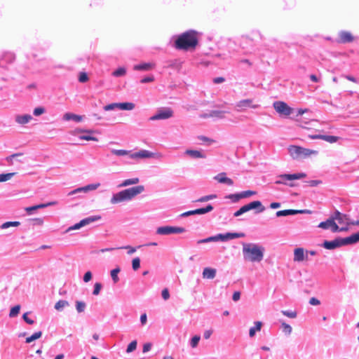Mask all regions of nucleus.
<instances>
[{"label":"nucleus","mask_w":359,"mask_h":359,"mask_svg":"<svg viewBox=\"0 0 359 359\" xmlns=\"http://www.w3.org/2000/svg\"><path fill=\"white\" fill-rule=\"evenodd\" d=\"M198 33L194 30L184 32L175 41V48L180 50L195 48L198 44Z\"/></svg>","instance_id":"nucleus-1"},{"label":"nucleus","mask_w":359,"mask_h":359,"mask_svg":"<svg viewBox=\"0 0 359 359\" xmlns=\"http://www.w3.org/2000/svg\"><path fill=\"white\" fill-rule=\"evenodd\" d=\"M264 248L262 246L245 243L243 247V253L245 260L252 262H259L263 259Z\"/></svg>","instance_id":"nucleus-2"},{"label":"nucleus","mask_w":359,"mask_h":359,"mask_svg":"<svg viewBox=\"0 0 359 359\" xmlns=\"http://www.w3.org/2000/svg\"><path fill=\"white\" fill-rule=\"evenodd\" d=\"M144 190L142 185L133 187L114 194L111 198V203L113 204L119 203L126 201H129L141 194Z\"/></svg>","instance_id":"nucleus-3"},{"label":"nucleus","mask_w":359,"mask_h":359,"mask_svg":"<svg viewBox=\"0 0 359 359\" xmlns=\"http://www.w3.org/2000/svg\"><path fill=\"white\" fill-rule=\"evenodd\" d=\"M359 241V232L344 238H336L332 241H324L323 245L327 250H333L342 245L353 244Z\"/></svg>","instance_id":"nucleus-4"},{"label":"nucleus","mask_w":359,"mask_h":359,"mask_svg":"<svg viewBox=\"0 0 359 359\" xmlns=\"http://www.w3.org/2000/svg\"><path fill=\"white\" fill-rule=\"evenodd\" d=\"M287 149L290 156L294 159L306 158L312 154H318V151L316 150H311L296 145H290L288 147Z\"/></svg>","instance_id":"nucleus-5"},{"label":"nucleus","mask_w":359,"mask_h":359,"mask_svg":"<svg viewBox=\"0 0 359 359\" xmlns=\"http://www.w3.org/2000/svg\"><path fill=\"white\" fill-rule=\"evenodd\" d=\"M306 175L304 172L295 174H283L277 176V180L275 182L276 184H285L290 187H294V184L292 182L287 183V181H292L294 180H299L306 177Z\"/></svg>","instance_id":"nucleus-6"},{"label":"nucleus","mask_w":359,"mask_h":359,"mask_svg":"<svg viewBox=\"0 0 359 359\" xmlns=\"http://www.w3.org/2000/svg\"><path fill=\"white\" fill-rule=\"evenodd\" d=\"M253 209H257V212H262L264 211L265 208L262 205L259 201H254L248 204L242 206L238 210L234 212V217H238L243 213Z\"/></svg>","instance_id":"nucleus-7"},{"label":"nucleus","mask_w":359,"mask_h":359,"mask_svg":"<svg viewBox=\"0 0 359 359\" xmlns=\"http://www.w3.org/2000/svg\"><path fill=\"white\" fill-rule=\"evenodd\" d=\"M318 226L323 229H330L332 232L343 231L347 230V228H339L332 216L327 219L326 221L320 222Z\"/></svg>","instance_id":"nucleus-8"},{"label":"nucleus","mask_w":359,"mask_h":359,"mask_svg":"<svg viewBox=\"0 0 359 359\" xmlns=\"http://www.w3.org/2000/svg\"><path fill=\"white\" fill-rule=\"evenodd\" d=\"M185 229L182 227L165 226L158 227L156 230V233L160 235H168L172 233H184Z\"/></svg>","instance_id":"nucleus-9"},{"label":"nucleus","mask_w":359,"mask_h":359,"mask_svg":"<svg viewBox=\"0 0 359 359\" xmlns=\"http://www.w3.org/2000/svg\"><path fill=\"white\" fill-rule=\"evenodd\" d=\"M173 116V111L170 108L160 109L157 113L150 117L149 120L156 121L160 119H168Z\"/></svg>","instance_id":"nucleus-10"},{"label":"nucleus","mask_w":359,"mask_h":359,"mask_svg":"<svg viewBox=\"0 0 359 359\" xmlns=\"http://www.w3.org/2000/svg\"><path fill=\"white\" fill-rule=\"evenodd\" d=\"M275 110L281 115L289 116L292 112V109L285 102L277 101L273 103Z\"/></svg>","instance_id":"nucleus-11"},{"label":"nucleus","mask_w":359,"mask_h":359,"mask_svg":"<svg viewBox=\"0 0 359 359\" xmlns=\"http://www.w3.org/2000/svg\"><path fill=\"white\" fill-rule=\"evenodd\" d=\"M101 219V217L99 216V215H95V216H93V217H87L86 219H82L81 221H80L79 223L70 226L67 231H71V230H76V229H80L81 227L82 226H84L87 224H89L91 222H95V221H97L99 219Z\"/></svg>","instance_id":"nucleus-12"},{"label":"nucleus","mask_w":359,"mask_h":359,"mask_svg":"<svg viewBox=\"0 0 359 359\" xmlns=\"http://www.w3.org/2000/svg\"><path fill=\"white\" fill-rule=\"evenodd\" d=\"M308 259V251H305L302 248H295L294 250L293 260L295 262H300Z\"/></svg>","instance_id":"nucleus-13"},{"label":"nucleus","mask_w":359,"mask_h":359,"mask_svg":"<svg viewBox=\"0 0 359 359\" xmlns=\"http://www.w3.org/2000/svg\"><path fill=\"white\" fill-rule=\"evenodd\" d=\"M213 210V206L210 204L208 205L205 208L196 209L185 212L181 215L182 217H187L193 215H203Z\"/></svg>","instance_id":"nucleus-14"},{"label":"nucleus","mask_w":359,"mask_h":359,"mask_svg":"<svg viewBox=\"0 0 359 359\" xmlns=\"http://www.w3.org/2000/svg\"><path fill=\"white\" fill-rule=\"evenodd\" d=\"M155 154L147 150H140L138 152L130 154L131 158H149L154 157Z\"/></svg>","instance_id":"nucleus-15"},{"label":"nucleus","mask_w":359,"mask_h":359,"mask_svg":"<svg viewBox=\"0 0 359 359\" xmlns=\"http://www.w3.org/2000/svg\"><path fill=\"white\" fill-rule=\"evenodd\" d=\"M312 140H323L330 143H334L338 141L339 137L333 135H310L309 136Z\"/></svg>","instance_id":"nucleus-16"},{"label":"nucleus","mask_w":359,"mask_h":359,"mask_svg":"<svg viewBox=\"0 0 359 359\" xmlns=\"http://www.w3.org/2000/svg\"><path fill=\"white\" fill-rule=\"evenodd\" d=\"M354 40V37L349 32L342 31L339 33V41L340 43H349Z\"/></svg>","instance_id":"nucleus-17"},{"label":"nucleus","mask_w":359,"mask_h":359,"mask_svg":"<svg viewBox=\"0 0 359 359\" xmlns=\"http://www.w3.org/2000/svg\"><path fill=\"white\" fill-rule=\"evenodd\" d=\"M252 102V100L250 99L243 100L237 103L236 107L241 110L245 109L246 108H257L258 105L253 104Z\"/></svg>","instance_id":"nucleus-18"},{"label":"nucleus","mask_w":359,"mask_h":359,"mask_svg":"<svg viewBox=\"0 0 359 359\" xmlns=\"http://www.w3.org/2000/svg\"><path fill=\"white\" fill-rule=\"evenodd\" d=\"M214 178L221 184H226L229 186H232L233 184V181L231 178L227 177L225 172H221L216 175Z\"/></svg>","instance_id":"nucleus-19"},{"label":"nucleus","mask_w":359,"mask_h":359,"mask_svg":"<svg viewBox=\"0 0 359 359\" xmlns=\"http://www.w3.org/2000/svg\"><path fill=\"white\" fill-rule=\"evenodd\" d=\"M332 217L334 221L337 220L339 224H346L347 225H349L348 217L346 215L342 214L339 211L336 210Z\"/></svg>","instance_id":"nucleus-20"},{"label":"nucleus","mask_w":359,"mask_h":359,"mask_svg":"<svg viewBox=\"0 0 359 359\" xmlns=\"http://www.w3.org/2000/svg\"><path fill=\"white\" fill-rule=\"evenodd\" d=\"M309 211L306 210H279L277 211L276 215L277 217H283V216H287L291 215H296L299 213H305L309 212Z\"/></svg>","instance_id":"nucleus-21"},{"label":"nucleus","mask_w":359,"mask_h":359,"mask_svg":"<svg viewBox=\"0 0 359 359\" xmlns=\"http://www.w3.org/2000/svg\"><path fill=\"white\" fill-rule=\"evenodd\" d=\"M100 183L88 184L83 187H80V188L74 189V191H72L70 193V194H74L79 193L81 191L87 192L88 191L95 190L96 189H97L100 187Z\"/></svg>","instance_id":"nucleus-22"},{"label":"nucleus","mask_w":359,"mask_h":359,"mask_svg":"<svg viewBox=\"0 0 359 359\" xmlns=\"http://www.w3.org/2000/svg\"><path fill=\"white\" fill-rule=\"evenodd\" d=\"M216 273L215 269L205 267L203 271V278L204 279H213L216 276Z\"/></svg>","instance_id":"nucleus-23"},{"label":"nucleus","mask_w":359,"mask_h":359,"mask_svg":"<svg viewBox=\"0 0 359 359\" xmlns=\"http://www.w3.org/2000/svg\"><path fill=\"white\" fill-rule=\"evenodd\" d=\"M224 114L225 111H212L210 114H204L201 115V117L203 118H208L210 117H216L218 118H224Z\"/></svg>","instance_id":"nucleus-24"},{"label":"nucleus","mask_w":359,"mask_h":359,"mask_svg":"<svg viewBox=\"0 0 359 359\" xmlns=\"http://www.w3.org/2000/svg\"><path fill=\"white\" fill-rule=\"evenodd\" d=\"M185 154L189 155L193 158H204L205 155L198 150L188 149L185 151Z\"/></svg>","instance_id":"nucleus-25"},{"label":"nucleus","mask_w":359,"mask_h":359,"mask_svg":"<svg viewBox=\"0 0 359 359\" xmlns=\"http://www.w3.org/2000/svg\"><path fill=\"white\" fill-rule=\"evenodd\" d=\"M244 236L245 234L243 233H227L224 235L222 234V241L243 237Z\"/></svg>","instance_id":"nucleus-26"},{"label":"nucleus","mask_w":359,"mask_h":359,"mask_svg":"<svg viewBox=\"0 0 359 359\" xmlns=\"http://www.w3.org/2000/svg\"><path fill=\"white\" fill-rule=\"evenodd\" d=\"M32 118L31 115L25 114V115H22V116H17L15 118V121L19 124L23 125V124L27 123Z\"/></svg>","instance_id":"nucleus-27"},{"label":"nucleus","mask_w":359,"mask_h":359,"mask_svg":"<svg viewBox=\"0 0 359 359\" xmlns=\"http://www.w3.org/2000/svg\"><path fill=\"white\" fill-rule=\"evenodd\" d=\"M154 65L151 63H144L135 65L134 67L135 70L146 71L149 70L154 67Z\"/></svg>","instance_id":"nucleus-28"},{"label":"nucleus","mask_w":359,"mask_h":359,"mask_svg":"<svg viewBox=\"0 0 359 359\" xmlns=\"http://www.w3.org/2000/svg\"><path fill=\"white\" fill-rule=\"evenodd\" d=\"M63 118L66 121L74 120L77 122H79L82 120V116L72 113H66Z\"/></svg>","instance_id":"nucleus-29"},{"label":"nucleus","mask_w":359,"mask_h":359,"mask_svg":"<svg viewBox=\"0 0 359 359\" xmlns=\"http://www.w3.org/2000/svg\"><path fill=\"white\" fill-rule=\"evenodd\" d=\"M219 240L222 241V234H218L215 236H211V237H208L205 239L199 240L197 241V243L201 244V243H208V242H211V241H217Z\"/></svg>","instance_id":"nucleus-30"},{"label":"nucleus","mask_w":359,"mask_h":359,"mask_svg":"<svg viewBox=\"0 0 359 359\" xmlns=\"http://www.w3.org/2000/svg\"><path fill=\"white\" fill-rule=\"evenodd\" d=\"M42 336V332L41 331H38V332H34L33 334H32L31 336L28 337L26 338L25 339V342L27 344H29L39 338H41V337Z\"/></svg>","instance_id":"nucleus-31"},{"label":"nucleus","mask_w":359,"mask_h":359,"mask_svg":"<svg viewBox=\"0 0 359 359\" xmlns=\"http://www.w3.org/2000/svg\"><path fill=\"white\" fill-rule=\"evenodd\" d=\"M262 323L260 321L255 322V325L253 327H251L249 331V335L250 337H252L255 334L256 331H259L262 328Z\"/></svg>","instance_id":"nucleus-32"},{"label":"nucleus","mask_w":359,"mask_h":359,"mask_svg":"<svg viewBox=\"0 0 359 359\" xmlns=\"http://www.w3.org/2000/svg\"><path fill=\"white\" fill-rule=\"evenodd\" d=\"M118 108L121 110H132L135 108V104L132 102L118 103Z\"/></svg>","instance_id":"nucleus-33"},{"label":"nucleus","mask_w":359,"mask_h":359,"mask_svg":"<svg viewBox=\"0 0 359 359\" xmlns=\"http://www.w3.org/2000/svg\"><path fill=\"white\" fill-rule=\"evenodd\" d=\"M138 182H139V178H137V177L132 178V179H128V180H124L121 183L120 187H127V186L132 185V184H136Z\"/></svg>","instance_id":"nucleus-34"},{"label":"nucleus","mask_w":359,"mask_h":359,"mask_svg":"<svg viewBox=\"0 0 359 359\" xmlns=\"http://www.w3.org/2000/svg\"><path fill=\"white\" fill-rule=\"evenodd\" d=\"M20 305H19V304L15 305V306H13L11 309V311L9 313V316L11 318L17 316L20 313Z\"/></svg>","instance_id":"nucleus-35"},{"label":"nucleus","mask_w":359,"mask_h":359,"mask_svg":"<svg viewBox=\"0 0 359 359\" xmlns=\"http://www.w3.org/2000/svg\"><path fill=\"white\" fill-rule=\"evenodd\" d=\"M69 306L68 302L65 300H60L55 304V309L57 311L62 310L64 307Z\"/></svg>","instance_id":"nucleus-36"},{"label":"nucleus","mask_w":359,"mask_h":359,"mask_svg":"<svg viewBox=\"0 0 359 359\" xmlns=\"http://www.w3.org/2000/svg\"><path fill=\"white\" fill-rule=\"evenodd\" d=\"M120 271H121V269L119 267H117L111 271V276L113 281L115 283L119 280V278L118 277V273L120 272Z\"/></svg>","instance_id":"nucleus-37"},{"label":"nucleus","mask_w":359,"mask_h":359,"mask_svg":"<svg viewBox=\"0 0 359 359\" xmlns=\"http://www.w3.org/2000/svg\"><path fill=\"white\" fill-rule=\"evenodd\" d=\"M86 308V304L83 302L81 301H76V309L78 313H81L84 311Z\"/></svg>","instance_id":"nucleus-38"},{"label":"nucleus","mask_w":359,"mask_h":359,"mask_svg":"<svg viewBox=\"0 0 359 359\" xmlns=\"http://www.w3.org/2000/svg\"><path fill=\"white\" fill-rule=\"evenodd\" d=\"M111 153L116 156H126L128 155L130 151L124 149H112Z\"/></svg>","instance_id":"nucleus-39"},{"label":"nucleus","mask_w":359,"mask_h":359,"mask_svg":"<svg viewBox=\"0 0 359 359\" xmlns=\"http://www.w3.org/2000/svg\"><path fill=\"white\" fill-rule=\"evenodd\" d=\"M137 342L136 340L132 341L128 346L126 352L128 353H130L133 351H134L137 348Z\"/></svg>","instance_id":"nucleus-40"},{"label":"nucleus","mask_w":359,"mask_h":359,"mask_svg":"<svg viewBox=\"0 0 359 359\" xmlns=\"http://www.w3.org/2000/svg\"><path fill=\"white\" fill-rule=\"evenodd\" d=\"M15 172L0 174V182L9 180L13 176L15 175Z\"/></svg>","instance_id":"nucleus-41"},{"label":"nucleus","mask_w":359,"mask_h":359,"mask_svg":"<svg viewBox=\"0 0 359 359\" xmlns=\"http://www.w3.org/2000/svg\"><path fill=\"white\" fill-rule=\"evenodd\" d=\"M23 156V154L22 153H16V154H13L9 156H7L6 158V161L10 164V165H13V159L16 157H18V156Z\"/></svg>","instance_id":"nucleus-42"},{"label":"nucleus","mask_w":359,"mask_h":359,"mask_svg":"<svg viewBox=\"0 0 359 359\" xmlns=\"http://www.w3.org/2000/svg\"><path fill=\"white\" fill-rule=\"evenodd\" d=\"M126 73V70L124 67H119L112 73V75L118 77L125 75Z\"/></svg>","instance_id":"nucleus-43"},{"label":"nucleus","mask_w":359,"mask_h":359,"mask_svg":"<svg viewBox=\"0 0 359 359\" xmlns=\"http://www.w3.org/2000/svg\"><path fill=\"white\" fill-rule=\"evenodd\" d=\"M19 225H20L19 222H6L1 225V228L6 229L10 226H18Z\"/></svg>","instance_id":"nucleus-44"},{"label":"nucleus","mask_w":359,"mask_h":359,"mask_svg":"<svg viewBox=\"0 0 359 359\" xmlns=\"http://www.w3.org/2000/svg\"><path fill=\"white\" fill-rule=\"evenodd\" d=\"M140 266V259L139 257H135L132 261V267L134 271H137Z\"/></svg>","instance_id":"nucleus-45"},{"label":"nucleus","mask_w":359,"mask_h":359,"mask_svg":"<svg viewBox=\"0 0 359 359\" xmlns=\"http://www.w3.org/2000/svg\"><path fill=\"white\" fill-rule=\"evenodd\" d=\"M88 76L86 72H80L79 75V81L81 83H85L88 81Z\"/></svg>","instance_id":"nucleus-46"},{"label":"nucleus","mask_w":359,"mask_h":359,"mask_svg":"<svg viewBox=\"0 0 359 359\" xmlns=\"http://www.w3.org/2000/svg\"><path fill=\"white\" fill-rule=\"evenodd\" d=\"M29 221L32 225L41 226L43 224V220L42 218H33L29 219Z\"/></svg>","instance_id":"nucleus-47"},{"label":"nucleus","mask_w":359,"mask_h":359,"mask_svg":"<svg viewBox=\"0 0 359 359\" xmlns=\"http://www.w3.org/2000/svg\"><path fill=\"white\" fill-rule=\"evenodd\" d=\"M281 326L283 328V331L285 333L290 334L292 332V327L290 325H288L285 323H283Z\"/></svg>","instance_id":"nucleus-48"},{"label":"nucleus","mask_w":359,"mask_h":359,"mask_svg":"<svg viewBox=\"0 0 359 359\" xmlns=\"http://www.w3.org/2000/svg\"><path fill=\"white\" fill-rule=\"evenodd\" d=\"M226 198L231 199L233 202H237L240 199H241L240 193L234 194H230V195L227 196Z\"/></svg>","instance_id":"nucleus-49"},{"label":"nucleus","mask_w":359,"mask_h":359,"mask_svg":"<svg viewBox=\"0 0 359 359\" xmlns=\"http://www.w3.org/2000/svg\"><path fill=\"white\" fill-rule=\"evenodd\" d=\"M200 339H201L200 336H198V335H195L194 337H193L191 340V347H193V348L196 347L198 344V341H200Z\"/></svg>","instance_id":"nucleus-50"},{"label":"nucleus","mask_w":359,"mask_h":359,"mask_svg":"<svg viewBox=\"0 0 359 359\" xmlns=\"http://www.w3.org/2000/svg\"><path fill=\"white\" fill-rule=\"evenodd\" d=\"M256 194L255 191H245L240 193L241 198L250 197L252 195H255Z\"/></svg>","instance_id":"nucleus-51"},{"label":"nucleus","mask_w":359,"mask_h":359,"mask_svg":"<svg viewBox=\"0 0 359 359\" xmlns=\"http://www.w3.org/2000/svg\"><path fill=\"white\" fill-rule=\"evenodd\" d=\"M101 288H102V284L100 283H95L94 285V290H93V294L94 295L99 294Z\"/></svg>","instance_id":"nucleus-52"},{"label":"nucleus","mask_w":359,"mask_h":359,"mask_svg":"<svg viewBox=\"0 0 359 359\" xmlns=\"http://www.w3.org/2000/svg\"><path fill=\"white\" fill-rule=\"evenodd\" d=\"M282 313L289 318H294L297 317V312L296 311H283Z\"/></svg>","instance_id":"nucleus-53"},{"label":"nucleus","mask_w":359,"mask_h":359,"mask_svg":"<svg viewBox=\"0 0 359 359\" xmlns=\"http://www.w3.org/2000/svg\"><path fill=\"white\" fill-rule=\"evenodd\" d=\"M79 139L80 140H87V141H90V140L97 141V137H93V136H91L90 135H81V136H79Z\"/></svg>","instance_id":"nucleus-54"},{"label":"nucleus","mask_w":359,"mask_h":359,"mask_svg":"<svg viewBox=\"0 0 359 359\" xmlns=\"http://www.w3.org/2000/svg\"><path fill=\"white\" fill-rule=\"evenodd\" d=\"M28 312L25 313L22 316V318L27 324L33 325L34 323V321L28 317Z\"/></svg>","instance_id":"nucleus-55"},{"label":"nucleus","mask_w":359,"mask_h":359,"mask_svg":"<svg viewBox=\"0 0 359 359\" xmlns=\"http://www.w3.org/2000/svg\"><path fill=\"white\" fill-rule=\"evenodd\" d=\"M115 108H118V103H112L104 107L105 111L112 110Z\"/></svg>","instance_id":"nucleus-56"},{"label":"nucleus","mask_w":359,"mask_h":359,"mask_svg":"<svg viewBox=\"0 0 359 359\" xmlns=\"http://www.w3.org/2000/svg\"><path fill=\"white\" fill-rule=\"evenodd\" d=\"M215 198H216L215 195H209V196H203V197L198 199L196 201L204 202V201H208Z\"/></svg>","instance_id":"nucleus-57"},{"label":"nucleus","mask_w":359,"mask_h":359,"mask_svg":"<svg viewBox=\"0 0 359 359\" xmlns=\"http://www.w3.org/2000/svg\"><path fill=\"white\" fill-rule=\"evenodd\" d=\"M45 111V109L43 107H37L35 108L34 110V115L35 116H40L42 114H43Z\"/></svg>","instance_id":"nucleus-58"},{"label":"nucleus","mask_w":359,"mask_h":359,"mask_svg":"<svg viewBox=\"0 0 359 359\" xmlns=\"http://www.w3.org/2000/svg\"><path fill=\"white\" fill-rule=\"evenodd\" d=\"M117 249H127L128 250V253L129 255H131V254L134 253L136 251V249L135 248H133L132 246H130V245L118 248Z\"/></svg>","instance_id":"nucleus-59"},{"label":"nucleus","mask_w":359,"mask_h":359,"mask_svg":"<svg viewBox=\"0 0 359 359\" xmlns=\"http://www.w3.org/2000/svg\"><path fill=\"white\" fill-rule=\"evenodd\" d=\"M162 297L164 300H168L170 298V294L168 288H164L162 290Z\"/></svg>","instance_id":"nucleus-60"},{"label":"nucleus","mask_w":359,"mask_h":359,"mask_svg":"<svg viewBox=\"0 0 359 359\" xmlns=\"http://www.w3.org/2000/svg\"><path fill=\"white\" fill-rule=\"evenodd\" d=\"M198 139L200 140L203 141V142H206V143H208L209 144L212 143V142H214L213 140H211V139H210V138H208V137H207L205 136H203V135L198 136Z\"/></svg>","instance_id":"nucleus-61"},{"label":"nucleus","mask_w":359,"mask_h":359,"mask_svg":"<svg viewBox=\"0 0 359 359\" xmlns=\"http://www.w3.org/2000/svg\"><path fill=\"white\" fill-rule=\"evenodd\" d=\"M92 278V273L90 271H87L83 276V281L85 283L89 282Z\"/></svg>","instance_id":"nucleus-62"},{"label":"nucleus","mask_w":359,"mask_h":359,"mask_svg":"<svg viewBox=\"0 0 359 359\" xmlns=\"http://www.w3.org/2000/svg\"><path fill=\"white\" fill-rule=\"evenodd\" d=\"M151 346H152L151 343H149V342L145 343L143 345V349H142L143 353H147V352L149 351L151 348Z\"/></svg>","instance_id":"nucleus-63"},{"label":"nucleus","mask_w":359,"mask_h":359,"mask_svg":"<svg viewBox=\"0 0 359 359\" xmlns=\"http://www.w3.org/2000/svg\"><path fill=\"white\" fill-rule=\"evenodd\" d=\"M154 80V76H147V77L143 78L140 81V82L142 83H145L152 82Z\"/></svg>","instance_id":"nucleus-64"}]
</instances>
